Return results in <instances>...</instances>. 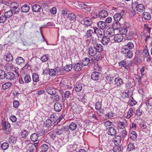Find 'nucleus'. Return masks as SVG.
Returning <instances> with one entry per match:
<instances>
[{"instance_id":"obj_1","label":"nucleus","mask_w":152,"mask_h":152,"mask_svg":"<svg viewBox=\"0 0 152 152\" xmlns=\"http://www.w3.org/2000/svg\"><path fill=\"white\" fill-rule=\"evenodd\" d=\"M122 53L124 55V56L127 58H131L133 56V53L131 50L127 49L126 46H123Z\"/></svg>"},{"instance_id":"obj_2","label":"nucleus","mask_w":152,"mask_h":152,"mask_svg":"<svg viewBox=\"0 0 152 152\" xmlns=\"http://www.w3.org/2000/svg\"><path fill=\"white\" fill-rule=\"evenodd\" d=\"M98 28L96 26H94L93 27H91V29L88 30L86 33L85 37L86 38L91 37L93 33H96V31Z\"/></svg>"},{"instance_id":"obj_3","label":"nucleus","mask_w":152,"mask_h":152,"mask_svg":"<svg viewBox=\"0 0 152 152\" xmlns=\"http://www.w3.org/2000/svg\"><path fill=\"white\" fill-rule=\"evenodd\" d=\"M94 38V37H91V40L92 39L93 41V43H95L93 45L95 47L96 50H97V52H98L100 53L102 52L103 50V46L101 44L96 43L95 41L93 39Z\"/></svg>"},{"instance_id":"obj_4","label":"nucleus","mask_w":152,"mask_h":152,"mask_svg":"<svg viewBox=\"0 0 152 152\" xmlns=\"http://www.w3.org/2000/svg\"><path fill=\"white\" fill-rule=\"evenodd\" d=\"M10 6L12 9L11 10L14 13L17 14L18 13L20 10V8L18 7V4L16 3H12Z\"/></svg>"},{"instance_id":"obj_5","label":"nucleus","mask_w":152,"mask_h":152,"mask_svg":"<svg viewBox=\"0 0 152 152\" xmlns=\"http://www.w3.org/2000/svg\"><path fill=\"white\" fill-rule=\"evenodd\" d=\"M82 18H83V24L86 26H91L92 23V21L91 19L88 18H84V16L82 15L80 17Z\"/></svg>"},{"instance_id":"obj_6","label":"nucleus","mask_w":152,"mask_h":152,"mask_svg":"<svg viewBox=\"0 0 152 152\" xmlns=\"http://www.w3.org/2000/svg\"><path fill=\"white\" fill-rule=\"evenodd\" d=\"M88 53L90 56H94L97 54V50H96L95 47L93 45L89 47Z\"/></svg>"},{"instance_id":"obj_7","label":"nucleus","mask_w":152,"mask_h":152,"mask_svg":"<svg viewBox=\"0 0 152 152\" xmlns=\"http://www.w3.org/2000/svg\"><path fill=\"white\" fill-rule=\"evenodd\" d=\"M124 37L121 34H117L115 35L113 38V41L115 42H120L123 39Z\"/></svg>"},{"instance_id":"obj_8","label":"nucleus","mask_w":152,"mask_h":152,"mask_svg":"<svg viewBox=\"0 0 152 152\" xmlns=\"http://www.w3.org/2000/svg\"><path fill=\"white\" fill-rule=\"evenodd\" d=\"M122 12H121L120 13H117L115 14L114 16V19L116 21H119L122 18V16L124 15L125 13H124V11L122 10Z\"/></svg>"},{"instance_id":"obj_9","label":"nucleus","mask_w":152,"mask_h":152,"mask_svg":"<svg viewBox=\"0 0 152 152\" xmlns=\"http://www.w3.org/2000/svg\"><path fill=\"white\" fill-rule=\"evenodd\" d=\"M110 41L111 42H113V40H110L108 37L105 36L103 37L101 42L103 45H108Z\"/></svg>"},{"instance_id":"obj_10","label":"nucleus","mask_w":152,"mask_h":152,"mask_svg":"<svg viewBox=\"0 0 152 152\" xmlns=\"http://www.w3.org/2000/svg\"><path fill=\"white\" fill-rule=\"evenodd\" d=\"M3 129L5 130L6 132H9V130L10 127V124L7 121H4L2 122Z\"/></svg>"},{"instance_id":"obj_11","label":"nucleus","mask_w":152,"mask_h":152,"mask_svg":"<svg viewBox=\"0 0 152 152\" xmlns=\"http://www.w3.org/2000/svg\"><path fill=\"white\" fill-rule=\"evenodd\" d=\"M98 27L101 29H103L107 28V24L104 21H100L97 23Z\"/></svg>"},{"instance_id":"obj_12","label":"nucleus","mask_w":152,"mask_h":152,"mask_svg":"<svg viewBox=\"0 0 152 152\" xmlns=\"http://www.w3.org/2000/svg\"><path fill=\"white\" fill-rule=\"evenodd\" d=\"M55 132L58 135L63 134L66 131L65 127H61L60 128V127L58 126L55 129Z\"/></svg>"},{"instance_id":"obj_13","label":"nucleus","mask_w":152,"mask_h":152,"mask_svg":"<svg viewBox=\"0 0 152 152\" xmlns=\"http://www.w3.org/2000/svg\"><path fill=\"white\" fill-rule=\"evenodd\" d=\"M54 107L55 110L58 112L60 111L62 108L61 104L58 102H56L55 103Z\"/></svg>"},{"instance_id":"obj_14","label":"nucleus","mask_w":152,"mask_h":152,"mask_svg":"<svg viewBox=\"0 0 152 152\" xmlns=\"http://www.w3.org/2000/svg\"><path fill=\"white\" fill-rule=\"evenodd\" d=\"M123 46H126V47L129 50H132L134 49V42L133 41H129L126 45Z\"/></svg>"},{"instance_id":"obj_15","label":"nucleus","mask_w":152,"mask_h":152,"mask_svg":"<svg viewBox=\"0 0 152 152\" xmlns=\"http://www.w3.org/2000/svg\"><path fill=\"white\" fill-rule=\"evenodd\" d=\"M15 77V74L12 72L7 73L5 78L6 79L9 80H13Z\"/></svg>"},{"instance_id":"obj_16","label":"nucleus","mask_w":152,"mask_h":152,"mask_svg":"<svg viewBox=\"0 0 152 152\" xmlns=\"http://www.w3.org/2000/svg\"><path fill=\"white\" fill-rule=\"evenodd\" d=\"M39 136V134L37 133H34L31 135L30 139L34 142H37L39 141V140H38Z\"/></svg>"},{"instance_id":"obj_17","label":"nucleus","mask_w":152,"mask_h":152,"mask_svg":"<svg viewBox=\"0 0 152 152\" xmlns=\"http://www.w3.org/2000/svg\"><path fill=\"white\" fill-rule=\"evenodd\" d=\"M102 56L101 54H98L96 57L92 58L91 61L94 63L95 64L102 58Z\"/></svg>"},{"instance_id":"obj_18","label":"nucleus","mask_w":152,"mask_h":152,"mask_svg":"<svg viewBox=\"0 0 152 152\" xmlns=\"http://www.w3.org/2000/svg\"><path fill=\"white\" fill-rule=\"evenodd\" d=\"M114 30L112 28H109L107 30V34L110 37H113L115 34Z\"/></svg>"},{"instance_id":"obj_19","label":"nucleus","mask_w":152,"mask_h":152,"mask_svg":"<svg viewBox=\"0 0 152 152\" xmlns=\"http://www.w3.org/2000/svg\"><path fill=\"white\" fill-rule=\"evenodd\" d=\"M92 79L94 80H98L99 77V73L95 72H93L91 75Z\"/></svg>"},{"instance_id":"obj_20","label":"nucleus","mask_w":152,"mask_h":152,"mask_svg":"<svg viewBox=\"0 0 152 152\" xmlns=\"http://www.w3.org/2000/svg\"><path fill=\"white\" fill-rule=\"evenodd\" d=\"M115 84L117 86H120L123 83L122 80L119 77L116 78L114 80Z\"/></svg>"},{"instance_id":"obj_21","label":"nucleus","mask_w":152,"mask_h":152,"mask_svg":"<svg viewBox=\"0 0 152 152\" xmlns=\"http://www.w3.org/2000/svg\"><path fill=\"white\" fill-rule=\"evenodd\" d=\"M108 134L110 135L114 136L116 134V131L113 128L110 127L108 130Z\"/></svg>"},{"instance_id":"obj_22","label":"nucleus","mask_w":152,"mask_h":152,"mask_svg":"<svg viewBox=\"0 0 152 152\" xmlns=\"http://www.w3.org/2000/svg\"><path fill=\"white\" fill-rule=\"evenodd\" d=\"M121 137L119 136H116L115 137L113 140V141L115 143L116 145H118L121 142Z\"/></svg>"},{"instance_id":"obj_23","label":"nucleus","mask_w":152,"mask_h":152,"mask_svg":"<svg viewBox=\"0 0 152 152\" xmlns=\"http://www.w3.org/2000/svg\"><path fill=\"white\" fill-rule=\"evenodd\" d=\"M75 90L77 92L80 91L82 88V84L77 82L75 86Z\"/></svg>"},{"instance_id":"obj_24","label":"nucleus","mask_w":152,"mask_h":152,"mask_svg":"<svg viewBox=\"0 0 152 152\" xmlns=\"http://www.w3.org/2000/svg\"><path fill=\"white\" fill-rule=\"evenodd\" d=\"M47 91L48 94L51 95L55 94L56 93L55 89L52 87L48 88Z\"/></svg>"},{"instance_id":"obj_25","label":"nucleus","mask_w":152,"mask_h":152,"mask_svg":"<svg viewBox=\"0 0 152 152\" xmlns=\"http://www.w3.org/2000/svg\"><path fill=\"white\" fill-rule=\"evenodd\" d=\"M32 10L33 12H38L40 11L41 7L37 4H34L32 6Z\"/></svg>"},{"instance_id":"obj_26","label":"nucleus","mask_w":152,"mask_h":152,"mask_svg":"<svg viewBox=\"0 0 152 152\" xmlns=\"http://www.w3.org/2000/svg\"><path fill=\"white\" fill-rule=\"evenodd\" d=\"M82 66L81 64L77 63L73 67V69L75 71H79L82 69Z\"/></svg>"},{"instance_id":"obj_27","label":"nucleus","mask_w":152,"mask_h":152,"mask_svg":"<svg viewBox=\"0 0 152 152\" xmlns=\"http://www.w3.org/2000/svg\"><path fill=\"white\" fill-rule=\"evenodd\" d=\"M107 15V12L104 10H101L99 13V16L102 18H105Z\"/></svg>"},{"instance_id":"obj_28","label":"nucleus","mask_w":152,"mask_h":152,"mask_svg":"<svg viewBox=\"0 0 152 152\" xmlns=\"http://www.w3.org/2000/svg\"><path fill=\"white\" fill-rule=\"evenodd\" d=\"M30 7L27 4L24 5L21 8V10L23 12H27L30 10Z\"/></svg>"},{"instance_id":"obj_29","label":"nucleus","mask_w":152,"mask_h":152,"mask_svg":"<svg viewBox=\"0 0 152 152\" xmlns=\"http://www.w3.org/2000/svg\"><path fill=\"white\" fill-rule=\"evenodd\" d=\"M16 140V137L13 136H10L9 138V142L11 144H15Z\"/></svg>"},{"instance_id":"obj_30","label":"nucleus","mask_w":152,"mask_h":152,"mask_svg":"<svg viewBox=\"0 0 152 152\" xmlns=\"http://www.w3.org/2000/svg\"><path fill=\"white\" fill-rule=\"evenodd\" d=\"M13 13L14 12L12 11V10H10L5 12L4 15L6 17V18H8L12 17Z\"/></svg>"},{"instance_id":"obj_31","label":"nucleus","mask_w":152,"mask_h":152,"mask_svg":"<svg viewBox=\"0 0 152 152\" xmlns=\"http://www.w3.org/2000/svg\"><path fill=\"white\" fill-rule=\"evenodd\" d=\"M4 58L7 61H10L13 60V57L10 53L6 54Z\"/></svg>"},{"instance_id":"obj_32","label":"nucleus","mask_w":152,"mask_h":152,"mask_svg":"<svg viewBox=\"0 0 152 152\" xmlns=\"http://www.w3.org/2000/svg\"><path fill=\"white\" fill-rule=\"evenodd\" d=\"M32 78L33 81L34 82H37L39 81V77L37 73H33L32 75Z\"/></svg>"},{"instance_id":"obj_33","label":"nucleus","mask_w":152,"mask_h":152,"mask_svg":"<svg viewBox=\"0 0 152 152\" xmlns=\"http://www.w3.org/2000/svg\"><path fill=\"white\" fill-rule=\"evenodd\" d=\"M146 122L144 120H142L139 123L140 128L142 129L147 128Z\"/></svg>"},{"instance_id":"obj_34","label":"nucleus","mask_w":152,"mask_h":152,"mask_svg":"<svg viewBox=\"0 0 152 152\" xmlns=\"http://www.w3.org/2000/svg\"><path fill=\"white\" fill-rule=\"evenodd\" d=\"M68 18L71 20H75L76 19V15L72 13H69L68 14Z\"/></svg>"},{"instance_id":"obj_35","label":"nucleus","mask_w":152,"mask_h":152,"mask_svg":"<svg viewBox=\"0 0 152 152\" xmlns=\"http://www.w3.org/2000/svg\"><path fill=\"white\" fill-rule=\"evenodd\" d=\"M90 60L89 58L86 57L83 58V60L82 64L83 65L86 66L88 65L89 63Z\"/></svg>"},{"instance_id":"obj_36","label":"nucleus","mask_w":152,"mask_h":152,"mask_svg":"<svg viewBox=\"0 0 152 152\" xmlns=\"http://www.w3.org/2000/svg\"><path fill=\"white\" fill-rule=\"evenodd\" d=\"M113 27L114 30L119 29L121 27V24L119 22H116L113 23Z\"/></svg>"},{"instance_id":"obj_37","label":"nucleus","mask_w":152,"mask_h":152,"mask_svg":"<svg viewBox=\"0 0 152 152\" xmlns=\"http://www.w3.org/2000/svg\"><path fill=\"white\" fill-rule=\"evenodd\" d=\"M143 14V17L146 20H148L150 19L151 16L149 12H144Z\"/></svg>"},{"instance_id":"obj_38","label":"nucleus","mask_w":152,"mask_h":152,"mask_svg":"<svg viewBox=\"0 0 152 152\" xmlns=\"http://www.w3.org/2000/svg\"><path fill=\"white\" fill-rule=\"evenodd\" d=\"M137 8L136 10L140 12L143 11L145 9L144 6L142 4H138Z\"/></svg>"},{"instance_id":"obj_39","label":"nucleus","mask_w":152,"mask_h":152,"mask_svg":"<svg viewBox=\"0 0 152 152\" xmlns=\"http://www.w3.org/2000/svg\"><path fill=\"white\" fill-rule=\"evenodd\" d=\"M134 35V32L130 31L128 34L126 35V38L128 40H130L132 39Z\"/></svg>"},{"instance_id":"obj_40","label":"nucleus","mask_w":152,"mask_h":152,"mask_svg":"<svg viewBox=\"0 0 152 152\" xmlns=\"http://www.w3.org/2000/svg\"><path fill=\"white\" fill-rule=\"evenodd\" d=\"M137 134L135 131H132L130 135V138L131 139L134 140L137 137Z\"/></svg>"},{"instance_id":"obj_41","label":"nucleus","mask_w":152,"mask_h":152,"mask_svg":"<svg viewBox=\"0 0 152 152\" xmlns=\"http://www.w3.org/2000/svg\"><path fill=\"white\" fill-rule=\"evenodd\" d=\"M16 61L18 64H20L25 62V60L21 57H18L16 59Z\"/></svg>"},{"instance_id":"obj_42","label":"nucleus","mask_w":152,"mask_h":152,"mask_svg":"<svg viewBox=\"0 0 152 152\" xmlns=\"http://www.w3.org/2000/svg\"><path fill=\"white\" fill-rule=\"evenodd\" d=\"M12 86V83L10 82H7L4 84L2 86V89L5 90L9 88Z\"/></svg>"},{"instance_id":"obj_43","label":"nucleus","mask_w":152,"mask_h":152,"mask_svg":"<svg viewBox=\"0 0 152 152\" xmlns=\"http://www.w3.org/2000/svg\"><path fill=\"white\" fill-rule=\"evenodd\" d=\"M24 80L26 83H28L30 82L31 80V77L29 75H26L24 78Z\"/></svg>"},{"instance_id":"obj_44","label":"nucleus","mask_w":152,"mask_h":152,"mask_svg":"<svg viewBox=\"0 0 152 152\" xmlns=\"http://www.w3.org/2000/svg\"><path fill=\"white\" fill-rule=\"evenodd\" d=\"M77 128V125L74 123H71L69 125V128L72 131H74Z\"/></svg>"},{"instance_id":"obj_45","label":"nucleus","mask_w":152,"mask_h":152,"mask_svg":"<svg viewBox=\"0 0 152 152\" xmlns=\"http://www.w3.org/2000/svg\"><path fill=\"white\" fill-rule=\"evenodd\" d=\"M9 147V144L8 142H4L1 145V148L2 150H5Z\"/></svg>"},{"instance_id":"obj_46","label":"nucleus","mask_w":152,"mask_h":152,"mask_svg":"<svg viewBox=\"0 0 152 152\" xmlns=\"http://www.w3.org/2000/svg\"><path fill=\"white\" fill-rule=\"evenodd\" d=\"M6 74L3 70L0 69V79H3L5 78Z\"/></svg>"},{"instance_id":"obj_47","label":"nucleus","mask_w":152,"mask_h":152,"mask_svg":"<svg viewBox=\"0 0 152 152\" xmlns=\"http://www.w3.org/2000/svg\"><path fill=\"white\" fill-rule=\"evenodd\" d=\"M72 64L66 65L64 67V70L67 72H69L72 69Z\"/></svg>"},{"instance_id":"obj_48","label":"nucleus","mask_w":152,"mask_h":152,"mask_svg":"<svg viewBox=\"0 0 152 152\" xmlns=\"http://www.w3.org/2000/svg\"><path fill=\"white\" fill-rule=\"evenodd\" d=\"M48 146L47 144H45L43 145L41 147V149H42L41 152H46L48 149Z\"/></svg>"},{"instance_id":"obj_49","label":"nucleus","mask_w":152,"mask_h":152,"mask_svg":"<svg viewBox=\"0 0 152 152\" xmlns=\"http://www.w3.org/2000/svg\"><path fill=\"white\" fill-rule=\"evenodd\" d=\"M49 56L48 54H45L42 57L40 60L43 62H45L47 61L48 59Z\"/></svg>"},{"instance_id":"obj_50","label":"nucleus","mask_w":152,"mask_h":152,"mask_svg":"<svg viewBox=\"0 0 152 152\" xmlns=\"http://www.w3.org/2000/svg\"><path fill=\"white\" fill-rule=\"evenodd\" d=\"M135 149L134 145L132 143H129L128 146V150L129 151L134 150Z\"/></svg>"},{"instance_id":"obj_51","label":"nucleus","mask_w":152,"mask_h":152,"mask_svg":"<svg viewBox=\"0 0 152 152\" xmlns=\"http://www.w3.org/2000/svg\"><path fill=\"white\" fill-rule=\"evenodd\" d=\"M28 134V132L25 130H22L21 132V135L23 138L26 137Z\"/></svg>"},{"instance_id":"obj_52","label":"nucleus","mask_w":152,"mask_h":152,"mask_svg":"<svg viewBox=\"0 0 152 152\" xmlns=\"http://www.w3.org/2000/svg\"><path fill=\"white\" fill-rule=\"evenodd\" d=\"M104 124L107 128H110V126H112V122L109 121L104 122Z\"/></svg>"},{"instance_id":"obj_53","label":"nucleus","mask_w":152,"mask_h":152,"mask_svg":"<svg viewBox=\"0 0 152 152\" xmlns=\"http://www.w3.org/2000/svg\"><path fill=\"white\" fill-rule=\"evenodd\" d=\"M75 148L72 145H70L67 147V150L68 151L72 152L75 150Z\"/></svg>"},{"instance_id":"obj_54","label":"nucleus","mask_w":152,"mask_h":152,"mask_svg":"<svg viewBox=\"0 0 152 152\" xmlns=\"http://www.w3.org/2000/svg\"><path fill=\"white\" fill-rule=\"evenodd\" d=\"M118 127L121 129H124L125 126V124L123 122H119L118 124Z\"/></svg>"},{"instance_id":"obj_55","label":"nucleus","mask_w":152,"mask_h":152,"mask_svg":"<svg viewBox=\"0 0 152 152\" xmlns=\"http://www.w3.org/2000/svg\"><path fill=\"white\" fill-rule=\"evenodd\" d=\"M35 146L34 145H31L29 147L27 150V152H35Z\"/></svg>"},{"instance_id":"obj_56","label":"nucleus","mask_w":152,"mask_h":152,"mask_svg":"<svg viewBox=\"0 0 152 152\" xmlns=\"http://www.w3.org/2000/svg\"><path fill=\"white\" fill-rule=\"evenodd\" d=\"M53 121L52 120L50 119H48L46 121V126L48 127H50L52 124Z\"/></svg>"},{"instance_id":"obj_57","label":"nucleus","mask_w":152,"mask_h":152,"mask_svg":"<svg viewBox=\"0 0 152 152\" xmlns=\"http://www.w3.org/2000/svg\"><path fill=\"white\" fill-rule=\"evenodd\" d=\"M101 103L99 102H96L95 104V109L97 110H99L101 108Z\"/></svg>"},{"instance_id":"obj_58","label":"nucleus","mask_w":152,"mask_h":152,"mask_svg":"<svg viewBox=\"0 0 152 152\" xmlns=\"http://www.w3.org/2000/svg\"><path fill=\"white\" fill-rule=\"evenodd\" d=\"M138 5V3L137 1H134L132 3V7L133 9L134 10H136Z\"/></svg>"},{"instance_id":"obj_59","label":"nucleus","mask_w":152,"mask_h":152,"mask_svg":"<svg viewBox=\"0 0 152 152\" xmlns=\"http://www.w3.org/2000/svg\"><path fill=\"white\" fill-rule=\"evenodd\" d=\"M7 19V18H6V17L4 15H1L0 17V23H4L6 21Z\"/></svg>"},{"instance_id":"obj_60","label":"nucleus","mask_w":152,"mask_h":152,"mask_svg":"<svg viewBox=\"0 0 152 152\" xmlns=\"http://www.w3.org/2000/svg\"><path fill=\"white\" fill-rule=\"evenodd\" d=\"M127 31L128 29L126 28L121 29V30H120L121 34L126 35L127 34Z\"/></svg>"},{"instance_id":"obj_61","label":"nucleus","mask_w":152,"mask_h":152,"mask_svg":"<svg viewBox=\"0 0 152 152\" xmlns=\"http://www.w3.org/2000/svg\"><path fill=\"white\" fill-rule=\"evenodd\" d=\"M114 114L111 112L108 113L106 115V117L108 118H111L114 117Z\"/></svg>"},{"instance_id":"obj_62","label":"nucleus","mask_w":152,"mask_h":152,"mask_svg":"<svg viewBox=\"0 0 152 152\" xmlns=\"http://www.w3.org/2000/svg\"><path fill=\"white\" fill-rule=\"evenodd\" d=\"M56 74V71L54 69H49V74L51 76H54Z\"/></svg>"},{"instance_id":"obj_63","label":"nucleus","mask_w":152,"mask_h":152,"mask_svg":"<svg viewBox=\"0 0 152 152\" xmlns=\"http://www.w3.org/2000/svg\"><path fill=\"white\" fill-rule=\"evenodd\" d=\"M121 150V148L118 146L116 145L113 148L114 152H119Z\"/></svg>"},{"instance_id":"obj_64","label":"nucleus","mask_w":152,"mask_h":152,"mask_svg":"<svg viewBox=\"0 0 152 152\" xmlns=\"http://www.w3.org/2000/svg\"><path fill=\"white\" fill-rule=\"evenodd\" d=\"M106 80L108 83H110L113 80V76L111 75H109L106 77Z\"/></svg>"}]
</instances>
